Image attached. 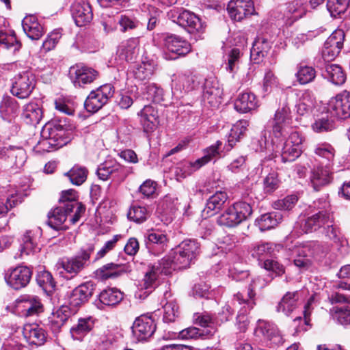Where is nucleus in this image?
Returning <instances> with one entry per match:
<instances>
[{
  "label": "nucleus",
  "mask_w": 350,
  "mask_h": 350,
  "mask_svg": "<svg viewBox=\"0 0 350 350\" xmlns=\"http://www.w3.org/2000/svg\"><path fill=\"white\" fill-rule=\"evenodd\" d=\"M88 172V170L85 167L75 165L65 175L73 185H81L85 181Z\"/></svg>",
  "instance_id": "60"
},
{
  "label": "nucleus",
  "mask_w": 350,
  "mask_h": 350,
  "mask_svg": "<svg viewBox=\"0 0 350 350\" xmlns=\"http://www.w3.org/2000/svg\"><path fill=\"white\" fill-rule=\"evenodd\" d=\"M252 213L250 204L243 201L234 203L228 207L218 217L217 222L220 226L232 228L246 220Z\"/></svg>",
  "instance_id": "4"
},
{
  "label": "nucleus",
  "mask_w": 350,
  "mask_h": 350,
  "mask_svg": "<svg viewBox=\"0 0 350 350\" xmlns=\"http://www.w3.org/2000/svg\"><path fill=\"white\" fill-rule=\"evenodd\" d=\"M77 195L74 189H68L62 192L59 202L64 205L67 210L74 211L70 219V223L75 224L79 221L81 215L85 213V207L81 202L77 200Z\"/></svg>",
  "instance_id": "17"
},
{
  "label": "nucleus",
  "mask_w": 350,
  "mask_h": 350,
  "mask_svg": "<svg viewBox=\"0 0 350 350\" xmlns=\"http://www.w3.org/2000/svg\"><path fill=\"white\" fill-rule=\"evenodd\" d=\"M326 234L330 239L334 241V243L336 244V247H338V245H340L341 247L338 248V250H340L341 254L344 255L347 253V242L341 236L340 230L336 226L333 224H327Z\"/></svg>",
  "instance_id": "56"
},
{
  "label": "nucleus",
  "mask_w": 350,
  "mask_h": 350,
  "mask_svg": "<svg viewBox=\"0 0 350 350\" xmlns=\"http://www.w3.org/2000/svg\"><path fill=\"white\" fill-rule=\"evenodd\" d=\"M31 276V267L18 265L8 269L5 273L4 278L9 286L14 290H19L27 286Z\"/></svg>",
  "instance_id": "8"
},
{
  "label": "nucleus",
  "mask_w": 350,
  "mask_h": 350,
  "mask_svg": "<svg viewBox=\"0 0 350 350\" xmlns=\"http://www.w3.org/2000/svg\"><path fill=\"white\" fill-rule=\"evenodd\" d=\"M123 299L122 293L116 288L103 291L99 295V302L96 303L98 308L102 309L103 306H115Z\"/></svg>",
  "instance_id": "38"
},
{
  "label": "nucleus",
  "mask_w": 350,
  "mask_h": 350,
  "mask_svg": "<svg viewBox=\"0 0 350 350\" xmlns=\"http://www.w3.org/2000/svg\"><path fill=\"white\" fill-rule=\"evenodd\" d=\"M16 309L23 317L37 315L43 311L40 299L34 295H23L16 300Z\"/></svg>",
  "instance_id": "19"
},
{
  "label": "nucleus",
  "mask_w": 350,
  "mask_h": 350,
  "mask_svg": "<svg viewBox=\"0 0 350 350\" xmlns=\"http://www.w3.org/2000/svg\"><path fill=\"white\" fill-rule=\"evenodd\" d=\"M285 253L286 249L269 243L258 245L251 252L254 259L262 262H278Z\"/></svg>",
  "instance_id": "11"
},
{
  "label": "nucleus",
  "mask_w": 350,
  "mask_h": 350,
  "mask_svg": "<svg viewBox=\"0 0 350 350\" xmlns=\"http://www.w3.org/2000/svg\"><path fill=\"white\" fill-rule=\"evenodd\" d=\"M174 21L185 28L190 33H202L206 25L194 13L188 10H179L172 15Z\"/></svg>",
  "instance_id": "12"
},
{
  "label": "nucleus",
  "mask_w": 350,
  "mask_h": 350,
  "mask_svg": "<svg viewBox=\"0 0 350 350\" xmlns=\"http://www.w3.org/2000/svg\"><path fill=\"white\" fill-rule=\"evenodd\" d=\"M350 0H327V8L334 18L345 14L349 5Z\"/></svg>",
  "instance_id": "61"
},
{
  "label": "nucleus",
  "mask_w": 350,
  "mask_h": 350,
  "mask_svg": "<svg viewBox=\"0 0 350 350\" xmlns=\"http://www.w3.org/2000/svg\"><path fill=\"white\" fill-rule=\"evenodd\" d=\"M332 318L342 325L350 324V308L349 306H333L329 310Z\"/></svg>",
  "instance_id": "58"
},
{
  "label": "nucleus",
  "mask_w": 350,
  "mask_h": 350,
  "mask_svg": "<svg viewBox=\"0 0 350 350\" xmlns=\"http://www.w3.org/2000/svg\"><path fill=\"white\" fill-rule=\"evenodd\" d=\"M249 126L248 121L241 120L234 124L230 130L227 143L224 145L226 151H230L235 144L243 136Z\"/></svg>",
  "instance_id": "39"
},
{
  "label": "nucleus",
  "mask_w": 350,
  "mask_h": 350,
  "mask_svg": "<svg viewBox=\"0 0 350 350\" xmlns=\"http://www.w3.org/2000/svg\"><path fill=\"white\" fill-rule=\"evenodd\" d=\"M301 294V291L287 292L278 303L276 307L277 312L289 316L297 308L303 298Z\"/></svg>",
  "instance_id": "30"
},
{
  "label": "nucleus",
  "mask_w": 350,
  "mask_h": 350,
  "mask_svg": "<svg viewBox=\"0 0 350 350\" xmlns=\"http://www.w3.org/2000/svg\"><path fill=\"white\" fill-rule=\"evenodd\" d=\"M42 109L38 103H29L23 107L22 117L27 124H38L42 120Z\"/></svg>",
  "instance_id": "42"
},
{
  "label": "nucleus",
  "mask_w": 350,
  "mask_h": 350,
  "mask_svg": "<svg viewBox=\"0 0 350 350\" xmlns=\"http://www.w3.org/2000/svg\"><path fill=\"white\" fill-rule=\"evenodd\" d=\"M278 85V79L274 73L270 70H266L261 85V93L262 96H265L270 94Z\"/></svg>",
  "instance_id": "62"
},
{
  "label": "nucleus",
  "mask_w": 350,
  "mask_h": 350,
  "mask_svg": "<svg viewBox=\"0 0 350 350\" xmlns=\"http://www.w3.org/2000/svg\"><path fill=\"white\" fill-rule=\"evenodd\" d=\"M124 272L120 264H105L94 272L95 277L100 280L115 278Z\"/></svg>",
  "instance_id": "47"
},
{
  "label": "nucleus",
  "mask_w": 350,
  "mask_h": 350,
  "mask_svg": "<svg viewBox=\"0 0 350 350\" xmlns=\"http://www.w3.org/2000/svg\"><path fill=\"white\" fill-rule=\"evenodd\" d=\"M72 83L75 87H83L94 81L98 77V72L95 69L77 64L70 68V70Z\"/></svg>",
  "instance_id": "20"
},
{
  "label": "nucleus",
  "mask_w": 350,
  "mask_h": 350,
  "mask_svg": "<svg viewBox=\"0 0 350 350\" xmlns=\"http://www.w3.org/2000/svg\"><path fill=\"white\" fill-rule=\"evenodd\" d=\"M165 49L175 56L170 59H176L179 56L188 54L191 49V44L185 40L176 35H166L163 40Z\"/></svg>",
  "instance_id": "22"
},
{
  "label": "nucleus",
  "mask_w": 350,
  "mask_h": 350,
  "mask_svg": "<svg viewBox=\"0 0 350 350\" xmlns=\"http://www.w3.org/2000/svg\"><path fill=\"white\" fill-rule=\"evenodd\" d=\"M94 285L92 282H85L76 287L69 297V304L74 307L84 304L92 297Z\"/></svg>",
  "instance_id": "31"
},
{
  "label": "nucleus",
  "mask_w": 350,
  "mask_h": 350,
  "mask_svg": "<svg viewBox=\"0 0 350 350\" xmlns=\"http://www.w3.org/2000/svg\"><path fill=\"white\" fill-rule=\"evenodd\" d=\"M345 38V31L335 30L326 40L322 51V57L326 62L334 60L340 53Z\"/></svg>",
  "instance_id": "14"
},
{
  "label": "nucleus",
  "mask_w": 350,
  "mask_h": 350,
  "mask_svg": "<svg viewBox=\"0 0 350 350\" xmlns=\"http://www.w3.org/2000/svg\"><path fill=\"white\" fill-rule=\"evenodd\" d=\"M259 281V278L254 280L249 286L247 295H243L242 293H238L234 295V300L237 301L239 304H244L245 308H247L248 310L252 309L256 305L254 301L256 295L254 289L258 287V283Z\"/></svg>",
  "instance_id": "50"
},
{
  "label": "nucleus",
  "mask_w": 350,
  "mask_h": 350,
  "mask_svg": "<svg viewBox=\"0 0 350 350\" xmlns=\"http://www.w3.org/2000/svg\"><path fill=\"white\" fill-rule=\"evenodd\" d=\"M40 135L42 139L34 148L36 151L40 153L59 149L69 142L68 137L65 135V130L59 124L55 125L49 122L45 124Z\"/></svg>",
  "instance_id": "3"
},
{
  "label": "nucleus",
  "mask_w": 350,
  "mask_h": 350,
  "mask_svg": "<svg viewBox=\"0 0 350 350\" xmlns=\"http://www.w3.org/2000/svg\"><path fill=\"white\" fill-rule=\"evenodd\" d=\"M18 102L10 96H4L0 104V114L3 119L10 121L18 111Z\"/></svg>",
  "instance_id": "43"
},
{
  "label": "nucleus",
  "mask_w": 350,
  "mask_h": 350,
  "mask_svg": "<svg viewBox=\"0 0 350 350\" xmlns=\"http://www.w3.org/2000/svg\"><path fill=\"white\" fill-rule=\"evenodd\" d=\"M118 23L122 32L132 30L138 27L139 21L131 14H124L118 17Z\"/></svg>",
  "instance_id": "64"
},
{
  "label": "nucleus",
  "mask_w": 350,
  "mask_h": 350,
  "mask_svg": "<svg viewBox=\"0 0 350 350\" xmlns=\"http://www.w3.org/2000/svg\"><path fill=\"white\" fill-rule=\"evenodd\" d=\"M139 122L145 132H152L158 122L157 110L152 105H146L138 113Z\"/></svg>",
  "instance_id": "36"
},
{
  "label": "nucleus",
  "mask_w": 350,
  "mask_h": 350,
  "mask_svg": "<svg viewBox=\"0 0 350 350\" xmlns=\"http://www.w3.org/2000/svg\"><path fill=\"white\" fill-rule=\"evenodd\" d=\"M176 264H149L135 293L136 298L145 299L164 279L176 271Z\"/></svg>",
  "instance_id": "2"
},
{
  "label": "nucleus",
  "mask_w": 350,
  "mask_h": 350,
  "mask_svg": "<svg viewBox=\"0 0 350 350\" xmlns=\"http://www.w3.org/2000/svg\"><path fill=\"white\" fill-rule=\"evenodd\" d=\"M40 232L39 230L36 231L27 230L22 238V244L20 253L15 256L16 260H29L28 257L33 256L40 250L38 245V239Z\"/></svg>",
  "instance_id": "16"
},
{
  "label": "nucleus",
  "mask_w": 350,
  "mask_h": 350,
  "mask_svg": "<svg viewBox=\"0 0 350 350\" xmlns=\"http://www.w3.org/2000/svg\"><path fill=\"white\" fill-rule=\"evenodd\" d=\"M71 13L79 27L89 24L93 18L92 8L86 0H76L71 7Z\"/></svg>",
  "instance_id": "24"
},
{
  "label": "nucleus",
  "mask_w": 350,
  "mask_h": 350,
  "mask_svg": "<svg viewBox=\"0 0 350 350\" xmlns=\"http://www.w3.org/2000/svg\"><path fill=\"white\" fill-rule=\"evenodd\" d=\"M25 34L31 40H39L44 33V28L38 18L33 14L26 16L22 21Z\"/></svg>",
  "instance_id": "33"
},
{
  "label": "nucleus",
  "mask_w": 350,
  "mask_h": 350,
  "mask_svg": "<svg viewBox=\"0 0 350 350\" xmlns=\"http://www.w3.org/2000/svg\"><path fill=\"white\" fill-rule=\"evenodd\" d=\"M83 264H55V272L60 277L70 280L76 276L83 268Z\"/></svg>",
  "instance_id": "55"
},
{
  "label": "nucleus",
  "mask_w": 350,
  "mask_h": 350,
  "mask_svg": "<svg viewBox=\"0 0 350 350\" xmlns=\"http://www.w3.org/2000/svg\"><path fill=\"white\" fill-rule=\"evenodd\" d=\"M314 154L326 161L325 165L332 167L335 157V148L329 143L321 142L314 146Z\"/></svg>",
  "instance_id": "51"
},
{
  "label": "nucleus",
  "mask_w": 350,
  "mask_h": 350,
  "mask_svg": "<svg viewBox=\"0 0 350 350\" xmlns=\"http://www.w3.org/2000/svg\"><path fill=\"white\" fill-rule=\"evenodd\" d=\"M314 105V98L311 92L304 91L297 104V113L301 116L312 111Z\"/></svg>",
  "instance_id": "57"
},
{
  "label": "nucleus",
  "mask_w": 350,
  "mask_h": 350,
  "mask_svg": "<svg viewBox=\"0 0 350 350\" xmlns=\"http://www.w3.org/2000/svg\"><path fill=\"white\" fill-rule=\"evenodd\" d=\"M139 40L137 38H131L122 42L117 51V56L122 62L133 61L139 53Z\"/></svg>",
  "instance_id": "29"
},
{
  "label": "nucleus",
  "mask_w": 350,
  "mask_h": 350,
  "mask_svg": "<svg viewBox=\"0 0 350 350\" xmlns=\"http://www.w3.org/2000/svg\"><path fill=\"white\" fill-rule=\"evenodd\" d=\"M324 76L334 85H342L345 82L346 75L342 67L338 64H327Z\"/></svg>",
  "instance_id": "44"
},
{
  "label": "nucleus",
  "mask_w": 350,
  "mask_h": 350,
  "mask_svg": "<svg viewBox=\"0 0 350 350\" xmlns=\"http://www.w3.org/2000/svg\"><path fill=\"white\" fill-rule=\"evenodd\" d=\"M227 10L230 18L237 21L255 14L252 0H231L228 4Z\"/></svg>",
  "instance_id": "21"
},
{
  "label": "nucleus",
  "mask_w": 350,
  "mask_h": 350,
  "mask_svg": "<svg viewBox=\"0 0 350 350\" xmlns=\"http://www.w3.org/2000/svg\"><path fill=\"white\" fill-rule=\"evenodd\" d=\"M320 203L321 201L313 202L314 206L317 207V208L320 210L317 213L309 217L308 219L304 220V223L300 224L302 232H311L328 221L329 218V213L319 206Z\"/></svg>",
  "instance_id": "25"
},
{
  "label": "nucleus",
  "mask_w": 350,
  "mask_h": 350,
  "mask_svg": "<svg viewBox=\"0 0 350 350\" xmlns=\"http://www.w3.org/2000/svg\"><path fill=\"white\" fill-rule=\"evenodd\" d=\"M271 48L270 42L263 37H258L253 43L251 49V57L260 61L266 56Z\"/></svg>",
  "instance_id": "53"
},
{
  "label": "nucleus",
  "mask_w": 350,
  "mask_h": 350,
  "mask_svg": "<svg viewBox=\"0 0 350 350\" xmlns=\"http://www.w3.org/2000/svg\"><path fill=\"white\" fill-rule=\"evenodd\" d=\"M194 321L196 324L204 327V335L211 336L216 332V326L219 323L215 321L208 313L196 314Z\"/></svg>",
  "instance_id": "54"
},
{
  "label": "nucleus",
  "mask_w": 350,
  "mask_h": 350,
  "mask_svg": "<svg viewBox=\"0 0 350 350\" xmlns=\"http://www.w3.org/2000/svg\"><path fill=\"white\" fill-rule=\"evenodd\" d=\"M178 255L177 261L191 262L196 259L199 254V244L194 240H185L183 241L178 247Z\"/></svg>",
  "instance_id": "35"
},
{
  "label": "nucleus",
  "mask_w": 350,
  "mask_h": 350,
  "mask_svg": "<svg viewBox=\"0 0 350 350\" xmlns=\"http://www.w3.org/2000/svg\"><path fill=\"white\" fill-rule=\"evenodd\" d=\"M114 93L112 85L107 83L92 90L84 103L88 112L95 113L100 109L111 98Z\"/></svg>",
  "instance_id": "7"
},
{
  "label": "nucleus",
  "mask_w": 350,
  "mask_h": 350,
  "mask_svg": "<svg viewBox=\"0 0 350 350\" xmlns=\"http://www.w3.org/2000/svg\"><path fill=\"white\" fill-rule=\"evenodd\" d=\"M327 247L320 245L319 243L307 244L304 245H297V243L294 245L292 249L291 247H288V252L286 250L285 256H291V258H287L288 260H292L293 262H308L310 260L301 259V257H308L314 256L315 257L321 258L323 257L327 254Z\"/></svg>",
  "instance_id": "5"
},
{
  "label": "nucleus",
  "mask_w": 350,
  "mask_h": 350,
  "mask_svg": "<svg viewBox=\"0 0 350 350\" xmlns=\"http://www.w3.org/2000/svg\"><path fill=\"white\" fill-rule=\"evenodd\" d=\"M130 173V170L114 161H107L100 164L96 171L98 177L103 180L111 178L115 181H122Z\"/></svg>",
  "instance_id": "13"
},
{
  "label": "nucleus",
  "mask_w": 350,
  "mask_h": 350,
  "mask_svg": "<svg viewBox=\"0 0 350 350\" xmlns=\"http://www.w3.org/2000/svg\"><path fill=\"white\" fill-rule=\"evenodd\" d=\"M310 183L314 189L318 191L321 187L327 185L332 180L331 167L329 165L323 166L321 164L314 166L311 171Z\"/></svg>",
  "instance_id": "27"
},
{
  "label": "nucleus",
  "mask_w": 350,
  "mask_h": 350,
  "mask_svg": "<svg viewBox=\"0 0 350 350\" xmlns=\"http://www.w3.org/2000/svg\"><path fill=\"white\" fill-rule=\"evenodd\" d=\"M228 198V196L226 192L222 191H217L208 198L206 202V208L207 211H218L222 208Z\"/></svg>",
  "instance_id": "59"
},
{
  "label": "nucleus",
  "mask_w": 350,
  "mask_h": 350,
  "mask_svg": "<svg viewBox=\"0 0 350 350\" xmlns=\"http://www.w3.org/2000/svg\"><path fill=\"white\" fill-rule=\"evenodd\" d=\"M222 90L216 80L208 79L205 80L202 91V99L211 107H215L221 103Z\"/></svg>",
  "instance_id": "28"
},
{
  "label": "nucleus",
  "mask_w": 350,
  "mask_h": 350,
  "mask_svg": "<svg viewBox=\"0 0 350 350\" xmlns=\"http://www.w3.org/2000/svg\"><path fill=\"white\" fill-rule=\"evenodd\" d=\"M23 335L27 342L37 346L44 345L46 339L45 331L36 323L25 324Z\"/></svg>",
  "instance_id": "34"
},
{
  "label": "nucleus",
  "mask_w": 350,
  "mask_h": 350,
  "mask_svg": "<svg viewBox=\"0 0 350 350\" xmlns=\"http://www.w3.org/2000/svg\"><path fill=\"white\" fill-rule=\"evenodd\" d=\"M35 75L30 71H24L12 79L11 93L20 99L28 98L36 86Z\"/></svg>",
  "instance_id": "6"
},
{
  "label": "nucleus",
  "mask_w": 350,
  "mask_h": 350,
  "mask_svg": "<svg viewBox=\"0 0 350 350\" xmlns=\"http://www.w3.org/2000/svg\"><path fill=\"white\" fill-rule=\"evenodd\" d=\"M150 214L146 207L139 205H133L129 209L127 216L130 220L136 223H142L146 220Z\"/></svg>",
  "instance_id": "63"
},
{
  "label": "nucleus",
  "mask_w": 350,
  "mask_h": 350,
  "mask_svg": "<svg viewBox=\"0 0 350 350\" xmlns=\"http://www.w3.org/2000/svg\"><path fill=\"white\" fill-rule=\"evenodd\" d=\"M327 111L334 118H350V92L345 90L332 97L327 103Z\"/></svg>",
  "instance_id": "9"
},
{
  "label": "nucleus",
  "mask_w": 350,
  "mask_h": 350,
  "mask_svg": "<svg viewBox=\"0 0 350 350\" xmlns=\"http://www.w3.org/2000/svg\"><path fill=\"white\" fill-rule=\"evenodd\" d=\"M316 75L317 72L314 67L304 64L297 65L295 77L299 84L306 85L313 81Z\"/></svg>",
  "instance_id": "52"
},
{
  "label": "nucleus",
  "mask_w": 350,
  "mask_h": 350,
  "mask_svg": "<svg viewBox=\"0 0 350 350\" xmlns=\"http://www.w3.org/2000/svg\"><path fill=\"white\" fill-rule=\"evenodd\" d=\"M200 167L199 161L197 160L193 162L184 161L178 163L174 168V174L176 180L180 181L185 178Z\"/></svg>",
  "instance_id": "48"
},
{
  "label": "nucleus",
  "mask_w": 350,
  "mask_h": 350,
  "mask_svg": "<svg viewBox=\"0 0 350 350\" xmlns=\"http://www.w3.org/2000/svg\"><path fill=\"white\" fill-rule=\"evenodd\" d=\"M306 0H295L287 5L285 16L289 21V24H292L306 14Z\"/></svg>",
  "instance_id": "41"
},
{
  "label": "nucleus",
  "mask_w": 350,
  "mask_h": 350,
  "mask_svg": "<svg viewBox=\"0 0 350 350\" xmlns=\"http://www.w3.org/2000/svg\"><path fill=\"white\" fill-rule=\"evenodd\" d=\"M334 118L327 112L317 116L311 124L312 131L317 133L329 132L334 129Z\"/></svg>",
  "instance_id": "46"
},
{
  "label": "nucleus",
  "mask_w": 350,
  "mask_h": 350,
  "mask_svg": "<svg viewBox=\"0 0 350 350\" xmlns=\"http://www.w3.org/2000/svg\"><path fill=\"white\" fill-rule=\"evenodd\" d=\"M254 336L267 345H280L284 342L276 325L265 320L259 319L257 321Z\"/></svg>",
  "instance_id": "10"
},
{
  "label": "nucleus",
  "mask_w": 350,
  "mask_h": 350,
  "mask_svg": "<svg viewBox=\"0 0 350 350\" xmlns=\"http://www.w3.org/2000/svg\"><path fill=\"white\" fill-rule=\"evenodd\" d=\"M156 330V324L152 317L142 315L135 320L132 332L138 341H144L152 336Z\"/></svg>",
  "instance_id": "18"
},
{
  "label": "nucleus",
  "mask_w": 350,
  "mask_h": 350,
  "mask_svg": "<svg viewBox=\"0 0 350 350\" xmlns=\"http://www.w3.org/2000/svg\"><path fill=\"white\" fill-rule=\"evenodd\" d=\"M96 319L92 316L79 318L70 329V334L74 340L82 341L84 338L94 329Z\"/></svg>",
  "instance_id": "26"
},
{
  "label": "nucleus",
  "mask_w": 350,
  "mask_h": 350,
  "mask_svg": "<svg viewBox=\"0 0 350 350\" xmlns=\"http://www.w3.org/2000/svg\"><path fill=\"white\" fill-rule=\"evenodd\" d=\"M258 107L256 96L252 92L240 94L234 102V109L240 113H247Z\"/></svg>",
  "instance_id": "37"
},
{
  "label": "nucleus",
  "mask_w": 350,
  "mask_h": 350,
  "mask_svg": "<svg viewBox=\"0 0 350 350\" xmlns=\"http://www.w3.org/2000/svg\"><path fill=\"white\" fill-rule=\"evenodd\" d=\"M72 312L67 306H62L54 311L49 318V325L53 332H57L67 321Z\"/></svg>",
  "instance_id": "40"
},
{
  "label": "nucleus",
  "mask_w": 350,
  "mask_h": 350,
  "mask_svg": "<svg viewBox=\"0 0 350 350\" xmlns=\"http://www.w3.org/2000/svg\"><path fill=\"white\" fill-rule=\"evenodd\" d=\"M72 213L74 214V211L67 210L64 205L60 204L49 213V226L55 230L66 229L68 226L65 222L67 217Z\"/></svg>",
  "instance_id": "32"
},
{
  "label": "nucleus",
  "mask_w": 350,
  "mask_h": 350,
  "mask_svg": "<svg viewBox=\"0 0 350 350\" xmlns=\"http://www.w3.org/2000/svg\"><path fill=\"white\" fill-rule=\"evenodd\" d=\"M291 123L289 107L286 105L280 107L270 121L271 131H264L259 140L261 150L265 154L262 166H265L267 161L276 158L280 159L284 163L292 162L301 154L304 136L297 131H293L286 137Z\"/></svg>",
  "instance_id": "1"
},
{
  "label": "nucleus",
  "mask_w": 350,
  "mask_h": 350,
  "mask_svg": "<svg viewBox=\"0 0 350 350\" xmlns=\"http://www.w3.org/2000/svg\"><path fill=\"white\" fill-rule=\"evenodd\" d=\"M0 159L8 160L12 168H21L27 160L25 150L17 146H0Z\"/></svg>",
  "instance_id": "23"
},
{
  "label": "nucleus",
  "mask_w": 350,
  "mask_h": 350,
  "mask_svg": "<svg viewBox=\"0 0 350 350\" xmlns=\"http://www.w3.org/2000/svg\"><path fill=\"white\" fill-rule=\"evenodd\" d=\"M282 219V216L280 213H265L256 219V224L261 231H265L275 227Z\"/></svg>",
  "instance_id": "49"
},
{
  "label": "nucleus",
  "mask_w": 350,
  "mask_h": 350,
  "mask_svg": "<svg viewBox=\"0 0 350 350\" xmlns=\"http://www.w3.org/2000/svg\"><path fill=\"white\" fill-rule=\"evenodd\" d=\"M198 85V77L190 72L175 74L172 78V90L176 96L194 90Z\"/></svg>",
  "instance_id": "15"
},
{
  "label": "nucleus",
  "mask_w": 350,
  "mask_h": 350,
  "mask_svg": "<svg viewBox=\"0 0 350 350\" xmlns=\"http://www.w3.org/2000/svg\"><path fill=\"white\" fill-rule=\"evenodd\" d=\"M155 65L152 61H142L136 64L133 69V73L135 79L139 81L150 79L154 75Z\"/></svg>",
  "instance_id": "45"
}]
</instances>
